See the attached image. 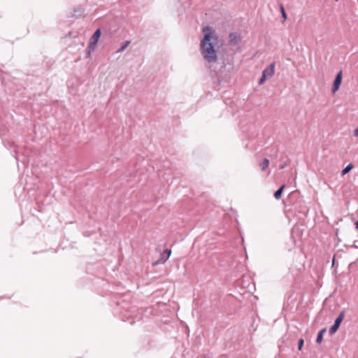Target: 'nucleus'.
Segmentation results:
<instances>
[{"label":"nucleus","instance_id":"obj_1","mask_svg":"<svg viewBox=\"0 0 358 358\" xmlns=\"http://www.w3.org/2000/svg\"><path fill=\"white\" fill-rule=\"evenodd\" d=\"M203 31L204 34L201 41L200 52L207 63H215L217 61V55L211 41L217 39L215 31L209 26L205 27Z\"/></svg>","mask_w":358,"mask_h":358},{"label":"nucleus","instance_id":"obj_2","mask_svg":"<svg viewBox=\"0 0 358 358\" xmlns=\"http://www.w3.org/2000/svg\"><path fill=\"white\" fill-rule=\"evenodd\" d=\"M344 316H345L344 311H342L341 313H340L338 316L335 320L334 324L329 329V333L330 335H333L337 331V330L338 329V328L341 325V323L342 322V321L344 318Z\"/></svg>","mask_w":358,"mask_h":358},{"label":"nucleus","instance_id":"obj_3","mask_svg":"<svg viewBox=\"0 0 358 358\" xmlns=\"http://www.w3.org/2000/svg\"><path fill=\"white\" fill-rule=\"evenodd\" d=\"M342 82V71H340L336 76V78L333 83V86L331 88V92L334 94L337 92L341 86Z\"/></svg>","mask_w":358,"mask_h":358},{"label":"nucleus","instance_id":"obj_4","mask_svg":"<svg viewBox=\"0 0 358 358\" xmlns=\"http://www.w3.org/2000/svg\"><path fill=\"white\" fill-rule=\"evenodd\" d=\"M171 250L165 249L162 253L160 254L159 259L157 261L156 264H164L169 258Z\"/></svg>","mask_w":358,"mask_h":358},{"label":"nucleus","instance_id":"obj_5","mask_svg":"<svg viewBox=\"0 0 358 358\" xmlns=\"http://www.w3.org/2000/svg\"><path fill=\"white\" fill-rule=\"evenodd\" d=\"M275 63L271 64L268 67H266L262 72V74L266 76V77L271 78L275 72Z\"/></svg>","mask_w":358,"mask_h":358},{"label":"nucleus","instance_id":"obj_6","mask_svg":"<svg viewBox=\"0 0 358 358\" xmlns=\"http://www.w3.org/2000/svg\"><path fill=\"white\" fill-rule=\"evenodd\" d=\"M229 43L232 45H236L238 42V36L236 34L231 33L229 36Z\"/></svg>","mask_w":358,"mask_h":358},{"label":"nucleus","instance_id":"obj_7","mask_svg":"<svg viewBox=\"0 0 358 358\" xmlns=\"http://www.w3.org/2000/svg\"><path fill=\"white\" fill-rule=\"evenodd\" d=\"M285 188V185H282L280 187V188L276 190L275 192H274V197L275 199H280L281 196H282V192L284 190V189Z\"/></svg>","mask_w":358,"mask_h":358},{"label":"nucleus","instance_id":"obj_8","mask_svg":"<svg viewBox=\"0 0 358 358\" xmlns=\"http://www.w3.org/2000/svg\"><path fill=\"white\" fill-rule=\"evenodd\" d=\"M101 29H96L94 31V33L93 34V35L92 36L90 40L97 43L101 36Z\"/></svg>","mask_w":358,"mask_h":358},{"label":"nucleus","instance_id":"obj_9","mask_svg":"<svg viewBox=\"0 0 358 358\" xmlns=\"http://www.w3.org/2000/svg\"><path fill=\"white\" fill-rule=\"evenodd\" d=\"M97 43L90 40V43L87 46L88 55H90L92 52L95 50Z\"/></svg>","mask_w":358,"mask_h":358},{"label":"nucleus","instance_id":"obj_10","mask_svg":"<svg viewBox=\"0 0 358 358\" xmlns=\"http://www.w3.org/2000/svg\"><path fill=\"white\" fill-rule=\"evenodd\" d=\"M353 164L352 163L348 164L341 171V175L344 176L349 173L353 168Z\"/></svg>","mask_w":358,"mask_h":358},{"label":"nucleus","instance_id":"obj_11","mask_svg":"<svg viewBox=\"0 0 358 358\" xmlns=\"http://www.w3.org/2000/svg\"><path fill=\"white\" fill-rule=\"evenodd\" d=\"M325 332H326V329H325V328H324V329H321V330L319 331V333H318V334H317V338H316V342H317V343H320L322 342V338H323V335H324V334Z\"/></svg>","mask_w":358,"mask_h":358},{"label":"nucleus","instance_id":"obj_12","mask_svg":"<svg viewBox=\"0 0 358 358\" xmlns=\"http://www.w3.org/2000/svg\"><path fill=\"white\" fill-rule=\"evenodd\" d=\"M130 43H131L130 41H124L122 44L121 47L117 50V52H118V53L122 52L129 45Z\"/></svg>","mask_w":358,"mask_h":358},{"label":"nucleus","instance_id":"obj_13","mask_svg":"<svg viewBox=\"0 0 358 358\" xmlns=\"http://www.w3.org/2000/svg\"><path fill=\"white\" fill-rule=\"evenodd\" d=\"M269 165V160L268 159H264L262 163L260 164V167L262 171H265L266 169Z\"/></svg>","mask_w":358,"mask_h":358},{"label":"nucleus","instance_id":"obj_14","mask_svg":"<svg viewBox=\"0 0 358 358\" xmlns=\"http://www.w3.org/2000/svg\"><path fill=\"white\" fill-rule=\"evenodd\" d=\"M280 13L282 14V17L283 19V22H285L287 20V14H286L285 8L282 4L280 5Z\"/></svg>","mask_w":358,"mask_h":358},{"label":"nucleus","instance_id":"obj_15","mask_svg":"<svg viewBox=\"0 0 358 358\" xmlns=\"http://www.w3.org/2000/svg\"><path fill=\"white\" fill-rule=\"evenodd\" d=\"M303 343H304L303 339V338H300L299 340V342H298V349H299V350H301L302 347L303 345Z\"/></svg>","mask_w":358,"mask_h":358},{"label":"nucleus","instance_id":"obj_16","mask_svg":"<svg viewBox=\"0 0 358 358\" xmlns=\"http://www.w3.org/2000/svg\"><path fill=\"white\" fill-rule=\"evenodd\" d=\"M266 79L267 78L266 77V76L262 74L261 78L259 80V85H262Z\"/></svg>","mask_w":358,"mask_h":358},{"label":"nucleus","instance_id":"obj_17","mask_svg":"<svg viewBox=\"0 0 358 358\" xmlns=\"http://www.w3.org/2000/svg\"><path fill=\"white\" fill-rule=\"evenodd\" d=\"M353 135L356 137H358V127L356 129H355Z\"/></svg>","mask_w":358,"mask_h":358},{"label":"nucleus","instance_id":"obj_18","mask_svg":"<svg viewBox=\"0 0 358 358\" xmlns=\"http://www.w3.org/2000/svg\"><path fill=\"white\" fill-rule=\"evenodd\" d=\"M356 243H357V241H355L353 245H352L354 248H358V246L356 245Z\"/></svg>","mask_w":358,"mask_h":358},{"label":"nucleus","instance_id":"obj_19","mask_svg":"<svg viewBox=\"0 0 358 358\" xmlns=\"http://www.w3.org/2000/svg\"><path fill=\"white\" fill-rule=\"evenodd\" d=\"M355 228L358 230V220L355 222Z\"/></svg>","mask_w":358,"mask_h":358},{"label":"nucleus","instance_id":"obj_20","mask_svg":"<svg viewBox=\"0 0 358 358\" xmlns=\"http://www.w3.org/2000/svg\"><path fill=\"white\" fill-rule=\"evenodd\" d=\"M227 356L225 355H222L220 356V358H225Z\"/></svg>","mask_w":358,"mask_h":358},{"label":"nucleus","instance_id":"obj_21","mask_svg":"<svg viewBox=\"0 0 358 358\" xmlns=\"http://www.w3.org/2000/svg\"><path fill=\"white\" fill-rule=\"evenodd\" d=\"M285 167L284 164H282V166L280 167V169H283Z\"/></svg>","mask_w":358,"mask_h":358},{"label":"nucleus","instance_id":"obj_22","mask_svg":"<svg viewBox=\"0 0 358 358\" xmlns=\"http://www.w3.org/2000/svg\"><path fill=\"white\" fill-rule=\"evenodd\" d=\"M285 167L284 164H282V166L280 167V169H283Z\"/></svg>","mask_w":358,"mask_h":358},{"label":"nucleus","instance_id":"obj_23","mask_svg":"<svg viewBox=\"0 0 358 358\" xmlns=\"http://www.w3.org/2000/svg\"><path fill=\"white\" fill-rule=\"evenodd\" d=\"M357 262H358V259H357Z\"/></svg>","mask_w":358,"mask_h":358},{"label":"nucleus","instance_id":"obj_24","mask_svg":"<svg viewBox=\"0 0 358 358\" xmlns=\"http://www.w3.org/2000/svg\"><path fill=\"white\" fill-rule=\"evenodd\" d=\"M336 1H337L338 0H336Z\"/></svg>","mask_w":358,"mask_h":358},{"label":"nucleus","instance_id":"obj_25","mask_svg":"<svg viewBox=\"0 0 358 358\" xmlns=\"http://www.w3.org/2000/svg\"><path fill=\"white\" fill-rule=\"evenodd\" d=\"M357 243H358V241H357Z\"/></svg>","mask_w":358,"mask_h":358}]
</instances>
